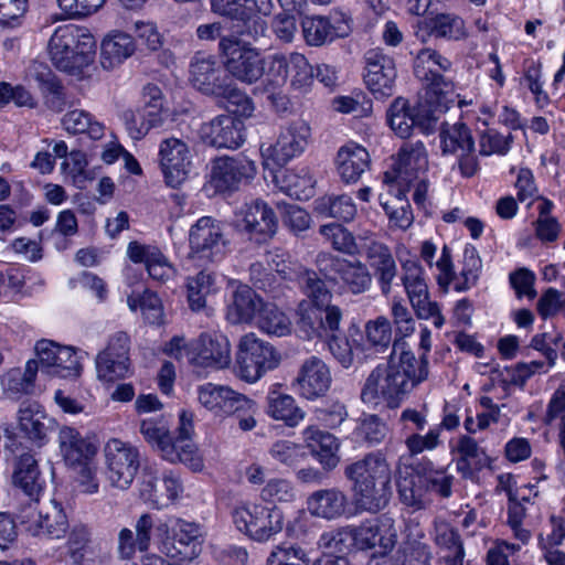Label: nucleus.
I'll return each mask as SVG.
<instances>
[{"label": "nucleus", "instance_id": "f257e3e1", "mask_svg": "<svg viewBox=\"0 0 565 565\" xmlns=\"http://www.w3.org/2000/svg\"><path fill=\"white\" fill-rule=\"evenodd\" d=\"M427 376L426 358L418 360L414 353L403 351L397 360L391 355L387 365L376 366L369 374L361 390V399L365 404L376 405L382 398L387 406L395 408Z\"/></svg>", "mask_w": 565, "mask_h": 565}, {"label": "nucleus", "instance_id": "f03ea898", "mask_svg": "<svg viewBox=\"0 0 565 565\" xmlns=\"http://www.w3.org/2000/svg\"><path fill=\"white\" fill-rule=\"evenodd\" d=\"M344 476L353 483L358 508L377 513L392 498V469L382 451L365 455L344 469Z\"/></svg>", "mask_w": 565, "mask_h": 565}, {"label": "nucleus", "instance_id": "7ed1b4c3", "mask_svg": "<svg viewBox=\"0 0 565 565\" xmlns=\"http://www.w3.org/2000/svg\"><path fill=\"white\" fill-rule=\"evenodd\" d=\"M96 42L85 28L74 24L58 26L49 41L53 65L72 76H81L95 58Z\"/></svg>", "mask_w": 565, "mask_h": 565}, {"label": "nucleus", "instance_id": "20e7f679", "mask_svg": "<svg viewBox=\"0 0 565 565\" xmlns=\"http://www.w3.org/2000/svg\"><path fill=\"white\" fill-rule=\"evenodd\" d=\"M15 519L23 532L39 539L62 540L70 529L62 503L47 495L19 499Z\"/></svg>", "mask_w": 565, "mask_h": 565}, {"label": "nucleus", "instance_id": "39448f33", "mask_svg": "<svg viewBox=\"0 0 565 565\" xmlns=\"http://www.w3.org/2000/svg\"><path fill=\"white\" fill-rule=\"evenodd\" d=\"M214 56L198 53L190 64V81L202 94L226 99L242 107V113L254 109L250 99L233 83Z\"/></svg>", "mask_w": 565, "mask_h": 565}, {"label": "nucleus", "instance_id": "423d86ee", "mask_svg": "<svg viewBox=\"0 0 565 565\" xmlns=\"http://www.w3.org/2000/svg\"><path fill=\"white\" fill-rule=\"evenodd\" d=\"M451 68V62L434 49L418 51L414 58V74L426 83V103H436L438 107L448 108L455 103L457 95L454 84L443 73Z\"/></svg>", "mask_w": 565, "mask_h": 565}, {"label": "nucleus", "instance_id": "0eeeda50", "mask_svg": "<svg viewBox=\"0 0 565 565\" xmlns=\"http://www.w3.org/2000/svg\"><path fill=\"white\" fill-rule=\"evenodd\" d=\"M218 46L228 76L252 85L265 75V55L249 42L230 35L223 36Z\"/></svg>", "mask_w": 565, "mask_h": 565}, {"label": "nucleus", "instance_id": "6e6552de", "mask_svg": "<svg viewBox=\"0 0 565 565\" xmlns=\"http://www.w3.org/2000/svg\"><path fill=\"white\" fill-rule=\"evenodd\" d=\"M237 530L257 542H266L282 530V512L275 507L242 502L232 511Z\"/></svg>", "mask_w": 565, "mask_h": 565}, {"label": "nucleus", "instance_id": "1a4fd4ad", "mask_svg": "<svg viewBox=\"0 0 565 565\" xmlns=\"http://www.w3.org/2000/svg\"><path fill=\"white\" fill-rule=\"evenodd\" d=\"M105 476L113 488L127 490L140 468L138 447L119 438H110L103 449Z\"/></svg>", "mask_w": 565, "mask_h": 565}, {"label": "nucleus", "instance_id": "9d476101", "mask_svg": "<svg viewBox=\"0 0 565 565\" xmlns=\"http://www.w3.org/2000/svg\"><path fill=\"white\" fill-rule=\"evenodd\" d=\"M280 354L255 333L243 335L238 343L236 356L238 375L248 383L257 382L265 373L276 369L280 363Z\"/></svg>", "mask_w": 565, "mask_h": 565}, {"label": "nucleus", "instance_id": "9b49d317", "mask_svg": "<svg viewBox=\"0 0 565 565\" xmlns=\"http://www.w3.org/2000/svg\"><path fill=\"white\" fill-rule=\"evenodd\" d=\"M212 10L238 22L242 34L257 39L265 34L267 22L259 14L269 15L273 0H211Z\"/></svg>", "mask_w": 565, "mask_h": 565}, {"label": "nucleus", "instance_id": "f8f14e48", "mask_svg": "<svg viewBox=\"0 0 565 565\" xmlns=\"http://www.w3.org/2000/svg\"><path fill=\"white\" fill-rule=\"evenodd\" d=\"M358 239L362 241L363 255L372 269L380 291L383 296L391 295L393 282L398 276V267L391 248L374 237L371 232L359 234Z\"/></svg>", "mask_w": 565, "mask_h": 565}, {"label": "nucleus", "instance_id": "ddd939ff", "mask_svg": "<svg viewBox=\"0 0 565 565\" xmlns=\"http://www.w3.org/2000/svg\"><path fill=\"white\" fill-rule=\"evenodd\" d=\"M140 434L147 443L156 446L163 459L170 462H183L192 470L199 471L203 468V461L200 455H195L191 445H180L173 443L167 425L162 420L143 419L140 423Z\"/></svg>", "mask_w": 565, "mask_h": 565}, {"label": "nucleus", "instance_id": "4468645a", "mask_svg": "<svg viewBox=\"0 0 565 565\" xmlns=\"http://www.w3.org/2000/svg\"><path fill=\"white\" fill-rule=\"evenodd\" d=\"M154 531L168 533L169 525L157 514L146 512L140 514L135 523V532L129 527H122L117 535V554L121 559L134 558L137 551H149Z\"/></svg>", "mask_w": 565, "mask_h": 565}, {"label": "nucleus", "instance_id": "2eb2a0df", "mask_svg": "<svg viewBox=\"0 0 565 565\" xmlns=\"http://www.w3.org/2000/svg\"><path fill=\"white\" fill-rule=\"evenodd\" d=\"M170 530L171 534L162 543L166 556L178 563H191L198 558L203 544L201 526L178 518Z\"/></svg>", "mask_w": 565, "mask_h": 565}, {"label": "nucleus", "instance_id": "dca6fc26", "mask_svg": "<svg viewBox=\"0 0 565 565\" xmlns=\"http://www.w3.org/2000/svg\"><path fill=\"white\" fill-rule=\"evenodd\" d=\"M311 129L309 125L297 119L281 128L276 142L263 151L265 166L269 167L270 162L275 166L282 167L291 159L300 156L308 146Z\"/></svg>", "mask_w": 565, "mask_h": 565}, {"label": "nucleus", "instance_id": "f3484780", "mask_svg": "<svg viewBox=\"0 0 565 565\" xmlns=\"http://www.w3.org/2000/svg\"><path fill=\"white\" fill-rule=\"evenodd\" d=\"M428 104L429 107L422 103L417 107H411L407 100L396 98L387 111L392 130L401 138H407L416 126L423 130L429 129L431 122L437 119L436 114L448 108L438 107L434 102Z\"/></svg>", "mask_w": 565, "mask_h": 565}, {"label": "nucleus", "instance_id": "a211bd4d", "mask_svg": "<svg viewBox=\"0 0 565 565\" xmlns=\"http://www.w3.org/2000/svg\"><path fill=\"white\" fill-rule=\"evenodd\" d=\"M297 327L307 339L327 338L329 333L339 332L343 312L335 305L316 306L302 301L299 303Z\"/></svg>", "mask_w": 565, "mask_h": 565}, {"label": "nucleus", "instance_id": "6ab92c4d", "mask_svg": "<svg viewBox=\"0 0 565 565\" xmlns=\"http://www.w3.org/2000/svg\"><path fill=\"white\" fill-rule=\"evenodd\" d=\"M189 242L193 255L211 262L225 255L228 243L223 225L209 216L201 217L191 227Z\"/></svg>", "mask_w": 565, "mask_h": 565}, {"label": "nucleus", "instance_id": "aec40b11", "mask_svg": "<svg viewBox=\"0 0 565 565\" xmlns=\"http://www.w3.org/2000/svg\"><path fill=\"white\" fill-rule=\"evenodd\" d=\"M358 550H374V555L388 554L396 544V530L390 518L381 516L365 521L350 532Z\"/></svg>", "mask_w": 565, "mask_h": 565}, {"label": "nucleus", "instance_id": "412c9836", "mask_svg": "<svg viewBox=\"0 0 565 565\" xmlns=\"http://www.w3.org/2000/svg\"><path fill=\"white\" fill-rule=\"evenodd\" d=\"M159 163L167 184L179 186L186 180L192 167L189 145L180 138H164L159 145Z\"/></svg>", "mask_w": 565, "mask_h": 565}, {"label": "nucleus", "instance_id": "4be33fe9", "mask_svg": "<svg viewBox=\"0 0 565 565\" xmlns=\"http://www.w3.org/2000/svg\"><path fill=\"white\" fill-rule=\"evenodd\" d=\"M256 174V166L245 156L220 157L213 160L211 183L218 192L237 190Z\"/></svg>", "mask_w": 565, "mask_h": 565}, {"label": "nucleus", "instance_id": "5701e85b", "mask_svg": "<svg viewBox=\"0 0 565 565\" xmlns=\"http://www.w3.org/2000/svg\"><path fill=\"white\" fill-rule=\"evenodd\" d=\"M321 271L328 266L335 273L341 287L351 295H361L370 290L372 274L366 264L361 260H349L331 255H321L318 258Z\"/></svg>", "mask_w": 565, "mask_h": 565}, {"label": "nucleus", "instance_id": "b1692460", "mask_svg": "<svg viewBox=\"0 0 565 565\" xmlns=\"http://www.w3.org/2000/svg\"><path fill=\"white\" fill-rule=\"evenodd\" d=\"M365 63L364 82L375 98L392 96L397 75L394 60L382 51L373 49L365 53Z\"/></svg>", "mask_w": 565, "mask_h": 565}, {"label": "nucleus", "instance_id": "393cba45", "mask_svg": "<svg viewBox=\"0 0 565 565\" xmlns=\"http://www.w3.org/2000/svg\"><path fill=\"white\" fill-rule=\"evenodd\" d=\"M436 267L438 269L437 282L439 287L444 291H447L451 287L454 290L461 292L468 290L476 284L480 259L476 257L472 252L470 255L466 253V266L458 276L454 270L450 249L447 245H444Z\"/></svg>", "mask_w": 565, "mask_h": 565}, {"label": "nucleus", "instance_id": "a878e982", "mask_svg": "<svg viewBox=\"0 0 565 565\" xmlns=\"http://www.w3.org/2000/svg\"><path fill=\"white\" fill-rule=\"evenodd\" d=\"M428 167L427 153L422 141L404 143L394 162L393 170L384 173L385 183H398L408 185L418 178L419 172Z\"/></svg>", "mask_w": 565, "mask_h": 565}, {"label": "nucleus", "instance_id": "bb28decb", "mask_svg": "<svg viewBox=\"0 0 565 565\" xmlns=\"http://www.w3.org/2000/svg\"><path fill=\"white\" fill-rule=\"evenodd\" d=\"M192 364L224 369L231 363V344L226 337L203 332L193 340Z\"/></svg>", "mask_w": 565, "mask_h": 565}, {"label": "nucleus", "instance_id": "cd10ccee", "mask_svg": "<svg viewBox=\"0 0 565 565\" xmlns=\"http://www.w3.org/2000/svg\"><path fill=\"white\" fill-rule=\"evenodd\" d=\"M331 381L327 364L318 356H310L301 364L294 386L303 398L316 399L329 391Z\"/></svg>", "mask_w": 565, "mask_h": 565}, {"label": "nucleus", "instance_id": "c85d7f7f", "mask_svg": "<svg viewBox=\"0 0 565 565\" xmlns=\"http://www.w3.org/2000/svg\"><path fill=\"white\" fill-rule=\"evenodd\" d=\"M242 228L249 239L265 243L277 232V217L273 209L264 201L256 200L242 210Z\"/></svg>", "mask_w": 565, "mask_h": 565}, {"label": "nucleus", "instance_id": "c756f323", "mask_svg": "<svg viewBox=\"0 0 565 565\" xmlns=\"http://www.w3.org/2000/svg\"><path fill=\"white\" fill-rule=\"evenodd\" d=\"M181 491V482L174 473L169 472L159 477L150 468L143 470L140 494L145 501L157 508H163L174 501Z\"/></svg>", "mask_w": 565, "mask_h": 565}, {"label": "nucleus", "instance_id": "7c9ffc66", "mask_svg": "<svg viewBox=\"0 0 565 565\" xmlns=\"http://www.w3.org/2000/svg\"><path fill=\"white\" fill-rule=\"evenodd\" d=\"M202 138L215 148L236 149L244 142L243 122L234 116L221 115L204 124Z\"/></svg>", "mask_w": 565, "mask_h": 565}, {"label": "nucleus", "instance_id": "2f4dec72", "mask_svg": "<svg viewBox=\"0 0 565 565\" xmlns=\"http://www.w3.org/2000/svg\"><path fill=\"white\" fill-rule=\"evenodd\" d=\"M60 452L65 463L72 468L93 461L97 447L75 428L64 426L58 431Z\"/></svg>", "mask_w": 565, "mask_h": 565}, {"label": "nucleus", "instance_id": "473e14b6", "mask_svg": "<svg viewBox=\"0 0 565 565\" xmlns=\"http://www.w3.org/2000/svg\"><path fill=\"white\" fill-rule=\"evenodd\" d=\"M348 507V495L338 488L317 490L307 499L309 513L328 521L337 520L344 515Z\"/></svg>", "mask_w": 565, "mask_h": 565}, {"label": "nucleus", "instance_id": "72a5a7b5", "mask_svg": "<svg viewBox=\"0 0 565 565\" xmlns=\"http://www.w3.org/2000/svg\"><path fill=\"white\" fill-rule=\"evenodd\" d=\"M127 253L134 263H143L146 265L148 274L153 280L164 282L175 276L174 267L160 249L154 246L131 242L128 245Z\"/></svg>", "mask_w": 565, "mask_h": 565}, {"label": "nucleus", "instance_id": "f704fd0d", "mask_svg": "<svg viewBox=\"0 0 565 565\" xmlns=\"http://www.w3.org/2000/svg\"><path fill=\"white\" fill-rule=\"evenodd\" d=\"M242 393L226 385L206 383L198 387L200 404L214 416L225 418L233 415V407Z\"/></svg>", "mask_w": 565, "mask_h": 565}, {"label": "nucleus", "instance_id": "c9c22d12", "mask_svg": "<svg viewBox=\"0 0 565 565\" xmlns=\"http://www.w3.org/2000/svg\"><path fill=\"white\" fill-rule=\"evenodd\" d=\"M289 54L275 53L265 56V92L273 105L280 104L282 109H286L288 100L285 96L277 93L287 82L289 77Z\"/></svg>", "mask_w": 565, "mask_h": 565}, {"label": "nucleus", "instance_id": "e433bc0d", "mask_svg": "<svg viewBox=\"0 0 565 565\" xmlns=\"http://www.w3.org/2000/svg\"><path fill=\"white\" fill-rule=\"evenodd\" d=\"M265 301L248 286L242 285L233 294L227 308V320L232 323H248L259 315Z\"/></svg>", "mask_w": 565, "mask_h": 565}, {"label": "nucleus", "instance_id": "4c0bfd02", "mask_svg": "<svg viewBox=\"0 0 565 565\" xmlns=\"http://www.w3.org/2000/svg\"><path fill=\"white\" fill-rule=\"evenodd\" d=\"M303 441L312 451L317 452L320 463L326 469H333L340 461L338 454L339 443L337 438L317 426H308L302 431Z\"/></svg>", "mask_w": 565, "mask_h": 565}, {"label": "nucleus", "instance_id": "58836bf2", "mask_svg": "<svg viewBox=\"0 0 565 565\" xmlns=\"http://www.w3.org/2000/svg\"><path fill=\"white\" fill-rule=\"evenodd\" d=\"M369 163V152L362 146L351 143L340 148L338 151V172L345 183L356 182L367 169Z\"/></svg>", "mask_w": 565, "mask_h": 565}, {"label": "nucleus", "instance_id": "ea45409f", "mask_svg": "<svg viewBox=\"0 0 565 565\" xmlns=\"http://www.w3.org/2000/svg\"><path fill=\"white\" fill-rule=\"evenodd\" d=\"M135 51L136 43L131 35L119 31L114 32L102 43L100 64L105 70H113L130 57Z\"/></svg>", "mask_w": 565, "mask_h": 565}, {"label": "nucleus", "instance_id": "a19ab883", "mask_svg": "<svg viewBox=\"0 0 565 565\" xmlns=\"http://www.w3.org/2000/svg\"><path fill=\"white\" fill-rule=\"evenodd\" d=\"M12 479L14 486L19 487L23 492L21 499L41 498L44 495L38 463L32 455L23 454L20 456Z\"/></svg>", "mask_w": 565, "mask_h": 565}, {"label": "nucleus", "instance_id": "79ce46f5", "mask_svg": "<svg viewBox=\"0 0 565 565\" xmlns=\"http://www.w3.org/2000/svg\"><path fill=\"white\" fill-rule=\"evenodd\" d=\"M397 487L399 499L407 507L419 510L431 502L420 465L414 472L401 478Z\"/></svg>", "mask_w": 565, "mask_h": 565}, {"label": "nucleus", "instance_id": "37998d69", "mask_svg": "<svg viewBox=\"0 0 565 565\" xmlns=\"http://www.w3.org/2000/svg\"><path fill=\"white\" fill-rule=\"evenodd\" d=\"M267 414L275 420L284 422L288 427L299 425L306 415L291 395L276 390L269 391L267 395Z\"/></svg>", "mask_w": 565, "mask_h": 565}, {"label": "nucleus", "instance_id": "c03bdc74", "mask_svg": "<svg viewBox=\"0 0 565 565\" xmlns=\"http://www.w3.org/2000/svg\"><path fill=\"white\" fill-rule=\"evenodd\" d=\"M439 138L444 154L462 157L473 150V140L470 130L462 122L443 124Z\"/></svg>", "mask_w": 565, "mask_h": 565}, {"label": "nucleus", "instance_id": "a18cd8bd", "mask_svg": "<svg viewBox=\"0 0 565 565\" xmlns=\"http://www.w3.org/2000/svg\"><path fill=\"white\" fill-rule=\"evenodd\" d=\"M52 426V420L38 406L20 411L19 428L31 441L42 446Z\"/></svg>", "mask_w": 565, "mask_h": 565}, {"label": "nucleus", "instance_id": "49530a36", "mask_svg": "<svg viewBox=\"0 0 565 565\" xmlns=\"http://www.w3.org/2000/svg\"><path fill=\"white\" fill-rule=\"evenodd\" d=\"M280 189L297 200H307L313 195L316 179L308 167L286 170L280 180Z\"/></svg>", "mask_w": 565, "mask_h": 565}, {"label": "nucleus", "instance_id": "de8ad7c7", "mask_svg": "<svg viewBox=\"0 0 565 565\" xmlns=\"http://www.w3.org/2000/svg\"><path fill=\"white\" fill-rule=\"evenodd\" d=\"M62 127L72 135L86 134L94 140L104 137L105 127L92 114L83 109L67 111L61 120Z\"/></svg>", "mask_w": 565, "mask_h": 565}, {"label": "nucleus", "instance_id": "09e8293b", "mask_svg": "<svg viewBox=\"0 0 565 565\" xmlns=\"http://www.w3.org/2000/svg\"><path fill=\"white\" fill-rule=\"evenodd\" d=\"M315 211L321 217L338 218L350 222L356 215V206L347 194L327 195L315 201Z\"/></svg>", "mask_w": 565, "mask_h": 565}, {"label": "nucleus", "instance_id": "8fccbe9b", "mask_svg": "<svg viewBox=\"0 0 565 565\" xmlns=\"http://www.w3.org/2000/svg\"><path fill=\"white\" fill-rule=\"evenodd\" d=\"M428 35L439 39L459 41L467 36L463 20L452 13H440L425 22Z\"/></svg>", "mask_w": 565, "mask_h": 565}, {"label": "nucleus", "instance_id": "3c124183", "mask_svg": "<svg viewBox=\"0 0 565 565\" xmlns=\"http://www.w3.org/2000/svg\"><path fill=\"white\" fill-rule=\"evenodd\" d=\"M257 327L265 333L285 337L291 332V321L275 303L265 302L256 318Z\"/></svg>", "mask_w": 565, "mask_h": 565}, {"label": "nucleus", "instance_id": "603ef678", "mask_svg": "<svg viewBox=\"0 0 565 565\" xmlns=\"http://www.w3.org/2000/svg\"><path fill=\"white\" fill-rule=\"evenodd\" d=\"M67 555L74 565H87L92 554V533L84 524L71 527L66 542Z\"/></svg>", "mask_w": 565, "mask_h": 565}, {"label": "nucleus", "instance_id": "864d4df0", "mask_svg": "<svg viewBox=\"0 0 565 565\" xmlns=\"http://www.w3.org/2000/svg\"><path fill=\"white\" fill-rule=\"evenodd\" d=\"M319 233L338 252L347 255L361 254L362 241L356 243L353 234L339 223H330L320 226Z\"/></svg>", "mask_w": 565, "mask_h": 565}, {"label": "nucleus", "instance_id": "5fc2aeb1", "mask_svg": "<svg viewBox=\"0 0 565 565\" xmlns=\"http://www.w3.org/2000/svg\"><path fill=\"white\" fill-rule=\"evenodd\" d=\"M402 284L409 302L429 295L428 286L424 276V268L415 259H407L402 263Z\"/></svg>", "mask_w": 565, "mask_h": 565}, {"label": "nucleus", "instance_id": "6e6d98bb", "mask_svg": "<svg viewBox=\"0 0 565 565\" xmlns=\"http://www.w3.org/2000/svg\"><path fill=\"white\" fill-rule=\"evenodd\" d=\"M456 450L460 455L458 468L466 469H482L490 466V457L486 454L484 449L478 443L469 437L461 436L458 438Z\"/></svg>", "mask_w": 565, "mask_h": 565}, {"label": "nucleus", "instance_id": "4d7b16f0", "mask_svg": "<svg viewBox=\"0 0 565 565\" xmlns=\"http://www.w3.org/2000/svg\"><path fill=\"white\" fill-rule=\"evenodd\" d=\"M268 454L275 462L287 468H296L307 458L302 445L287 439L276 440L270 446Z\"/></svg>", "mask_w": 565, "mask_h": 565}, {"label": "nucleus", "instance_id": "13d9d810", "mask_svg": "<svg viewBox=\"0 0 565 565\" xmlns=\"http://www.w3.org/2000/svg\"><path fill=\"white\" fill-rule=\"evenodd\" d=\"M302 34L310 46H321L332 42L330 19L322 15L306 17L301 21Z\"/></svg>", "mask_w": 565, "mask_h": 565}, {"label": "nucleus", "instance_id": "bf43d9fd", "mask_svg": "<svg viewBox=\"0 0 565 565\" xmlns=\"http://www.w3.org/2000/svg\"><path fill=\"white\" fill-rule=\"evenodd\" d=\"M301 276L297 280L300 288L305 294L311 298V305L323 306L330 305L332 294L327 288L324 281L318 276L315 270L306 268L300 271Z\"/></svg>", "mask_w": 565, "mask_h": 565}, {"label": "nucleus", "instance_id": "052dcab7", "mask_svg": "<svg viewBox=\"0 0 565 565\" xmlns=\"http://www.w3.org/2000/svg\"><path fill=\"white\" fill-rule=\"evenodd\" d=\"M130 369V359L116 358L108 353H98L96 358L97 377L106 383L124 379Z\"/></svg>", "mask_w": 565, "mask_h": 565}, {"label": "nucleus", "instance_id": "680f3d73", "mask_svg": "<svg viewBox=\"0 0 565 565\" xmlns=\"http://www.w3.org/2000/svg\"><path fill=\"white\" fill-rule=\"evenodd\" d=\"M127 303L132 311L140 309L149 323L159 324L162 322V303L156 294L145 290L142 295H130Z\"/></svg>", "mask_w": 565, "mask_h": 565}, {"label": "nucleus", "instance_id": "e2e57ef3", "mask_svg": "<svg viewBox=\"0 0 565 565\" xmlns=\"http://www.w3.org/2000/svg\"><path fill=\"white\" fill-rule=\"evenodd\" d=\"M425 481L428 490V495L435 493L441 498H449L451 495V488L454 476L449 475L446 469H435L431 461L420 463Z\"/></svg>", "mask_w": 565, "mask_h": 565}, {"label": "nucleus", "instance_id": "0e129e2a", "mask_svg": "<svg viewBox=\"0 0 565 565\" xmlns=\"http://www.w3.org/2000/svg\"><path fill=\"white\" fill-rule=\"evenodd\" d=\"M364 334L369 345L376 351H385L392 343V324L383 316L370 320L364 326Z\"/></svg>", "mask_w": 565, "mask_h": 565}, {"label": "nucleus", "instance_id": "69168bd1", "mask_svg": "<svg viewBox=\"0 0 565 565\" xmlns=\"http://www.w3.org/2000/svg\"><path fill=\"white\" fill-rule=\"evenodd\" d=\"M214 278L206 271H200L188 280V301L193 311L205 308V298L211 292Z\"/></svg>", "mask_w": 565, "mask_h": 565}, {"label": "nucleus", "instance_id": "338daca9", "mask_svg": "<svg viewBox=\"0 0 565 565\" xmlns=\"http://www.w3.org/2000/svg\"><path fill=\"white\" fill-rule=\"evenodd\" d=\"M289 76L290 84L296 89H302L310 86L313 81V68L305 55L292 52L289 54Z\"/></svg>", "mask_w": 565, "mask_h": 565}, {"label": "nucleus", "instance_id": "774afa93", "mask_svg": "<svg viewBox=\"0 0 565 565\" xmlns=\"http://www.w3.org/2000/svg\"><path fill=\"white\" fill-rule=\"evenodd\" d=\"M306 552L295 545L276 546L267 558V565H309Z\"/></svg>", "mask_w": 565, "mask_h": 565}]
</instances>
